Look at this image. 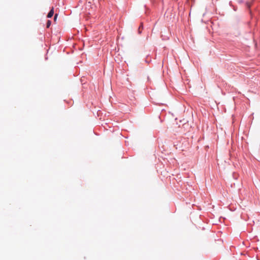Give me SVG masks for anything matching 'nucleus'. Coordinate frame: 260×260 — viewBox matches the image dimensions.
Listing matches in <instances>:
<instances>
[{
	"label": "nucleus",
	"instance_id": "obj_1",
	"mask_svg": "<svg viewBox=\"0 0 260 260\" xmlns=\"http://www.w3.org/2000/svg\"><path fill=\"white\" fill-rule=\"evenodd\" d=\"M53 14H54V10H53V8H52L51 9V10L50 11V12L48 13V14L47 15V17L48 18L52 17V16L53 15Z\"/></svg>",
	"mask_w": 260,
	"mask_h": 260
},
{
	"label": "nucleus",
	"instance_id": "obj_2",
	"mask_svg": "<svg viewBox=\"0 0 260 260\" xmlns=\"http://www.w3.org/2000/svg\"><path fill=\"white\" fill-rule=\"evenodd\" d=\"M51 24V22L50 20H48L46 24V27L49 28Z\"/></svg>",
	"mask_w": 260,
	"mask_h": 260
},
{
	"label": "nucleus",
	"instance_id": "obj_3",
	"mask_svg": "<svg viewBox=\"0 0 260 260\" xmlns=\"http://www.w3.org/2000/svg\"><path fill=\"white\" fill-rule=\"evenodd\" d=\"M57 14H56L54 17V20L55 21L57 19Z\"/></svg>",
	"mask_w": 260,
	"mask_h": 260
},
{
	"label": "nucleus",
	"instance_id": "obj_4",
	"mask_svg": "<svg viewBox=\"0 0 260 260\" xmlns=\"http://www.w3.org/2000/svg\"><path fill=\"white\" fill-rule=\"evenodd\" d=\"M141 26H142V25L139 27V29H138V31H139V33L140 34L141 33Z\"/></svg>",
	"mask_w": 260,
	"mask_h": 260
}]
</instances>
